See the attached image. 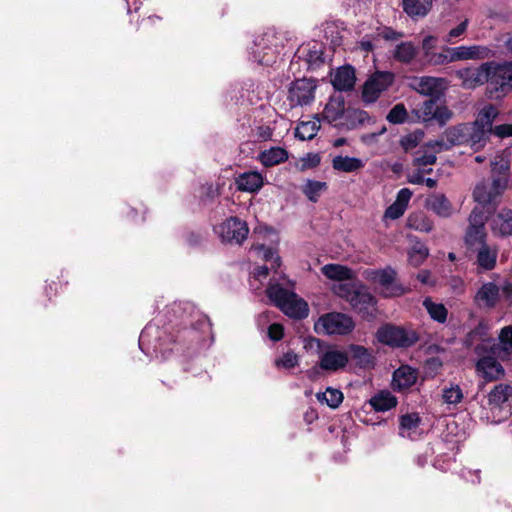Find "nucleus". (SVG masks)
<instances>
[{
    "label": "nucleus",
    "mask_w": 512,
    "mask_h": 512,
    "mask_svg": "<svg viewBox=\"0 0 512 512\" xmlns=\"http://www.w3.org/2000/svg\"><path fill=\"white\" fill-rule=\"evenodd\" d=\"M428 255V248L423 244L417 243L408 252V261L412 266L418 267L425 261Z\"/></svg>",
    "instance_id": "de8ad7c7"
},
{
    "label": "nucleus",
    "mask_w": 512,
    "mask_h": 512,
    "mask_svg": "<svg viewBox=\"0 0 512 512\" xmlns=\"http://www.w3.org/2000/svg\"><path fill=\"white\" fill-rule=\"evenodd\" d=\"M345 109V100L343 96H332L322 112L323 119L340 128V123L343 120Z\"/></svg>",
    "instance_id": "6ab92c4d"
},
{
    "label": "nucleus",
    "mask_w": 512,
    "mask_h": 512,
    "mask_svg": "<svg viewBox=\"0 0 512 512\" xmlns=\"http://www.w3.org/2000/svg\"><path fill=\"white\" fill-rule=\"evenodd\" d=\"M355 72L351 66L338 68L332 78V85L338 91H349L355 85Z\"/></svg>",
    "instance_id": "393cba45"
},
{
    "label": "nucleus",
    "mask_w": 512,
    "mask_h": 512,
    "mask_svg": "<svg viewBox=\"0 0 512 512\" xmlns=\"http://www.w3.org/2000/svg\"><path fill=\"white\" fill-rule=\"evenodd\" d=\"M417 378V370L408 365H402L393 373L392 386L394 390L403 391L413 386Z\"/></svg>",
    "instance_id": "aec40b11"
},
{
    "label": "nucleus",
    "mask_w": 512,
    "mask_h": 512,
    "mask_svg": "<svg viewBox=\"0 0 512 512\" xmlns=\"http://www.w3.org/2000/svg\"><path fill=\"white\" fill-rule=\"evenodd\" d=\"M491 209L489 207L483 208L482 206H476L469 217V226H484L485 221L487 219V214L491 213Z\"/></svg>",
    "instance_id": "bf43d9fd"
},
{
    "label": "nucleus",
    "mask_w": 512,
    "mask_h": 512,
    "mask_svg": "<svg viewBox=\"0 0 512 512\" xmlns=\"http://www.w3.org/2000/svg\"><path fill=\"white\" fill-rule=\"evenodd\" d=\"M443 402L448 405H457L463 399V392L459 385L451 384L442 390Z\"/></svg>",
    "instance_id": "8fccbe9b"
},
{
    "label": "nucleus",
    "mask_w": 512,
    "mask_h": 512,
    "mask_svg": "<svg viewBox=\"0 0 512 512\" xmlns=\"http://www.w3.org/2000/svg\"><path fill=\"white\" fill-rule=\"evenodd\" d=\"M215 232L223 242L241 244L248 235L247 224L236 217H230L215 227Z\"/></svg>",
    "instance_id": "0eeeda50"
},
{
    "label": "nucleus",
    "mask_w": 512,
    "mask_h": 512,
    "mask_svg": "<svg viewBox=\"0 0 512 512\" xmlns=\"http://www.w3.org/2000/svg\"><path fill=\"white\" fill-rule=\"evenodd\" d=\"M319 128L316 121H302L296 127L295 136L300 140H311L317 135Z\"/></svg>",
    "instance_id": "c03bdc74"
},
{
    "label": "nucleus",
    "mask_w": 512,
    "mask_h": 512,
    "mask_svg": "<svg viewBox=\"0 0 512 512\" xmlns=\"http://www.w3.org/2000/svg\"><path fill=\"white\" fill-rule=\"evenodd\" d=\"M352 360L355 364L363 369H370L374 367L375 360L372 353L361 345H350L349 347Z\"/></svg>",
    "instance_id": "c756f323"
},
{
    "label": "nucleus",
    "mask_w": 512,
    "mask_h": 512,
    "mask_svg": "<svg viewBox=\"0 0 512 512\" xmlns=\"http://www.w3.org/2000/svg\"><path fill=\"white\" fill-rule=\"evenodd\" d=\"M377 339L379 342L393 347H408L417 341L414 332L393 325H385L378 329Z\"/></svg>",
    "instance_id": "20e7f679"
},
{
    "label": "nucleus",
    "mask_w": 512,
    "mask_h": 512,
    "mask_svg": "<svg viewBox=\"0 0 512 512\" xmlns=\"http://www.w3.org/2000/svg\"><path fill=\"white\" fill-rule=\"evenodd\" d=\"M452 117V112L445 106L437 105L436 114L433 120H436L440 125H444Z\"/></svg>",
    "instance_id": "69168bd1"
},
{
    "label": "nucleus",
    "mask_w": 512,
    "mask_h": 512,
    "mask_svg": "<svg viewBox=\"0 0 512 512\" xmlns=\"http://www.w3.org/2000/svg\"><path fill=\"white\" fill-rule=\"evenodd\" d=\"M306 61L309 64V66H315L323 62L322 52L316 47V45H314L312 49H309L307 51Z\"/></svg>",
    "instance_id": "e2e57ef3"
},
{
    "label": "nucleus",
    "mask_w": 512,
    "mask_h": 512,
    "mask_svg": "<svg viewBox=\"0 0 512 512\" xmlns=\"http://www.w3.org/2000/svg\"><path fill=\"white\" fill-rule=\"evenodd\" d=\"M359 286L360 285L356 283H339L334 285L333 290L336 295L351 303V298H353Z\"/></svg>",
    "instance_id": "4d7b16f0"
},
{
    "label": "nucleus",
    "mask_w": 512,
    "mask_h": 512,
    "mask_svg": "<svg viewBox=\"0 0 512 512\" xmlns=\"http://www.w3.org/2000/svg\"><path fill=\"white\" fill-rule=\"evenodd\" d=\"M491 228L500 236L512 235V210L502 209L491 222Z\"/></svg>",
    "instance_id": "a878e982"
},
{
    "label": "nucleus",
    "mask_w": 512,
    "mask_h": 512,
    "mask_svg": "<svg viewBox=\"0 0 512 512\" xmlns=\"http://www.w3.org/2000/svg\"><path fill=\"white\" fill-rule=\"evenodd\" d=\"M438 42L437 37L433 35H428L424 37L422 41V49L425 58L429 57L433 53V49L436 47Z\"/></svg>",
    "instance_id": "0e129e2a"
},
{
    "label": "nucleus",
    "mask_w": 512,
    "mask_h": 512,
    "mask_svg": "<svg viewBox=\"0 0 512 512\" xmlns=\"http://www.w3.org/2000/svg\"><path fill=\"white\" fill-rule=\"evenodd\" d=\"M437 101L434 99L425 100L413 109L418 120L428 122L434 119L437 108Z\"/></svg>",
    "instance_id": "79ce46f5"
},
{
    "label": "nucleus",
    "mask_w": 512,
    "mask_h": 512,
    "mask_svg": "<svg viewBox=\"0 0 512 512\" xmlns=\"http://www.w3.org/2000/svg\"><path fill=\"white\" fill-rule=\"evenodd\" d=\"M426 206L442 218H448L454 212L451 202L442 193H434L430 195L426 200Z\"/></svg>",
    "instance_id": "b1692460"
},
{
    "label": "nucleus",
    "mask_w": 512,
    "mask_h": 512,
    "mask_svg": "<svg viewBox=\"0 0 512 512\" xmlns=\"http://www.w3.org/2000/svg\"><path fill=\"white\" fill-rule=\"evenodd\" d=\"M477 374L485 382L497 381L504 377L505 370L495 356H485L477 359L475 364Z\"/></svg>",
    "instance_id": "4468645a"
},
{
    "label": "nucleus",
    "mask_w": 512,
    "mask_h": 512,
    "mask_svg": "<svg viewBox=\"0 0 512 512\" xmlns=\"http://www.w3.org/2000/svg\"><path fill=\"white\" fill-rule=\"evenodd\" d=\"M350 305L361 314L363 318L370 320L375 317L376 300L362 285H360L356 293H354Z\"/></svg>",
    "instance_id": "f3484780"
},
{
    "label": "nucleus",
    "mask_w": 512,
    "mask_h": 512,
    "mask_svg": "<svg viewBox=\"0 0 512 512\" xmlns=\"http://www.w3.org/2000/svg\"><path fill=\"white\" fill-rule=\"evenodd\" d=\"M288 159V153L281 147H272L268 150H264L259 155V160L266 166H274L285 162Z\"/></svg>",
    "instance_id": "c9c22d12"
},
{
    "label": "nucleus",
    "mask_w": 512,
    "mask_h": 512,
    "mask_svg": "<svg viewBox=\"0 0 512 512\" xmlns=\"http://www.w3.org/2000/svg\"><path fill=\"white\" fill-rule=\"evenodd\" d=\"M316 88L317 84L312 79L302 78L293 81L287 96L291 107L310 104L314 100Z\"/></svg>",
    "instance_id": "7ed1b4c3"
},
{
    "label": "nucleus",
    "mask_w": 512,
    "mask_h": 512,
    "mask_svg": "<svg viewBox=\"0 0 512 512\" xmlns=\"http://www.w3.org/2000/svg\"><path fill=\"white\" fill-rule=\"evenodd\" d=\"M448 82L445 78L423 76L414 78L410 84L418 93L424 96L438 97L447 88Z\"/></svg>",
    "instance_id": "ddd939ff"
},
{
    "label": "nucleus",
    "mask_w": 512,
    "mask_h": 512,
    "mask_svg": "<svg viewBox=\"0 0 512 512\" xmlns=\"http://www.w3.org/2000/svg\"><path fill=\"white\" fill-rule=\"evenodd\" d=\"M474 352L479 359L485 356H494L496 350V344L494 340L489 337L476 342L474 345Z\"/></svg>",
    "instance_id": "3c124183"
},
{
    "label": "nucleus",
    "mask_w": 512,
    "mask_h": 512,
    "mask_svg": "<svg viewBox=\"0 0 512 512\" xmlns=\"http://www.w3.org/2000/svg\"><path fill=\"white\" fill-rule=\"evenodd\" d=\"M367 119V113L360 109L346 108L340 128L351 130L361 125Z\"/></svg>",
    "instance_id": "4c0bfd02"
},
{
    "label": "nucleus",
    "mask_w": 512,
    "mask_h": 512,
    "mask_svg": "<svg viewBox=\"0 0 512 512\" xmlns=\"http://www.w3.org/2000/svg\"><path fill=\"white\" fill-rule=\"evenodd\" d=\"M469 126L471 128L469 129L468 133V144L471 146L472 149L478 151L486 144L489 134H491V131L482 126H476L474 122L469 123Z\"/></svg>",
    "instance_id": "f704fd0d"
},
{
    "label": "nucleus",
    "mask_w": 512,
    "mask_h": 512,
    "mask_svg": "<svg viewBox=\"0 0 512 512\" xmlns=\"http://www.w3.org/2000/svg\"><path fill=\"white\" fill-rule=\"evenodd\" d=\"M467 27H468V20L465 19L457 27H455L449 31L447 36L444 38V41L447 43H453L454 42L453 40L455 38L462 36L466 32Z\"/></svg>",
    "instance_id": "680f3d73"
},
{
    "label": "nucleus",
    "mask_w": 512,
    "mask_h": 512,
    "mask_svg": "<svg viewBox=\"0 0 512 512\" xmlns=\"http://www.w3.org/2000/svg\"><path fill=\"white\" fill-rule=\"evenodd\" d=\"M469 123L459 124L453 127H450L445 130L443 139L429 141V147H438L436 152H441L443 150H447L455 145H463L468 144L469 138Z\"/></svg>",
    "instance_id": "1a4fd4ad"
},
{
    "label": "nucleus",
    "mask_w": 512,
    "mask_h": 512,
    "mask_svg": "<svg viewBox=\"0 0 512 512\" xmlns=\"http://www.w3.org/2000/svg\"><path fill=\"white\" fill-rule=\"evenodd\" d=\"M475 254V265L479 272L490 271L496 266L498 249L487 243L471 250Z\"/></svg>",
    "instance_id": "a211bd4d"
},
{
    "label": "nucleus",
    "mask_w": 512,
    "mask_h": 512,
    "mask_svg": "<svg viewBox=\"0 0 512 512\" xmlns=\"http://www.w3.org/2000/svg\"><path fill=\"white\" fill-rule=\"evenodd\" d=\"M406 118L407 111L403 104H396L387 115V120L392 124L404 123Z\"/></svg>",
    "instance_id": "052dcab7"
},
{
    "label": "nucleus",
    "mask_w": 512,
    "mask_h": 512,
    "mask_svg": "<svg viewBox=\"0 0 512 512\" xmlns=\"http://www.w3.org/2000/svg\"><path fill=\"white\" fill-rule=\"evenodd\" d=\"M266 294L276 307L291 318L302 319L309 313L307 303L293 289L284 287L283 283L271 281Z\"/></svg>",
    "instance_id": "f257e3e1"
},
{
    "label": "nucleus",
    "mask_w": 512,
    "mask_h": 512,
    "mask_svg": "<svg viewBox=\"0 0 512 512\" xmlns=\"http://www.w3.org/2000/svg\"><path fill=\"white\" fill-rule=\"evenodd\" d=\"M409 227L422 232H430L433 228V223L423 213H415L408 218Z\"/></svg>",
    "instance_id": "09e8293b"
},
{
    "label": "nucleus",
    "mask_w": 512,
    "mask_h": 512,
    "mask_svg": "<svg viewBox=\"0 0 512 512\" xmlns=\"http://www.w3.org/2000/svg\"><path fill=\"white\" fill-rule=\"evenodd\" d=\"M139 346L145 353H149V350L152 348L156 356L161 354L162 357H165L161 331L155 325L149 324L143 329L139 337Z\"/></svg>",
    "instance_id": "2eb2a0df"
},
{
    "label": "nucleus",
    "mask_w": 512,
    "mask_h": 512,
    "mask_svg": "<svg viewBox=\"0 0 512 512\" xmlns=\"http://www.w3.org/2000/svg\"><path fill=\"white\" fill-rule=\"evenodd\" d=\"M412 197V191L408 188H402L397 193L396 200L386 209L385 218L396 220L406 211L408 203Z\"/></svg>",
    "instance_id": "4be33fe9"
},
{
    "label": "nucleus",
    "mask_w": 512,
    "mask_h": 512,
    "mask_svg": "<svg viewBox=\"0 0 512 512\" xmlns=\"http://www.w3.org/2000/svg\"><path fill=\"white\" fill-rule=\"evenodd\" d=\"M418 47L411 41H404L396 45L393 57L402 64H410L417 56Z\"/></svg>",
    "instance_id": "7c9ffc66"
},
{
    "label": "nucleus",
    "mask_w": 512,
    "mask_h": 512,
    "mask_svg": "<svg viewBox=\"0 0 512 512\" xmlns=\"http://www.w3.org/2000/svg\"><path fill=\"white\" fill-rule=\"evenodd\" d=\"M512 399V386L508 384L496 385L488 394V403L493 407L500 408L504 403Z\"/></svg>",
    "instance_id": "2f4dec72"
},
{
    "label": "nucleus",
    "mask_w": 512,
    "mask_h": 512,
    "mask_svg": "<svg viewBox=\"0 0 512 512\" xmlns=\"http://www.w3.org/2000/svg\"><path fill=\"white\" fill-rule=\"evenodd\" d=\"M284 334V328L281 324L273 323L268 327V337L272 341H279Z\"/></svg>",
    "instance_id": "774afa93"
},
{
    "label": "nucleus",
    "mask_w": 512,
    "mask_h": 512,
    "mask_svg": "<svg viewBox=\"0 0 512 512\" xmlns=\"http://www.w3.org/2000/svg\"><path fill=\"white\" fill-rule=\"evenodd\" d=\"M263 184L264 178L262 174L256 171L244 172L236 178L237 189L244 192H257L262 188Z\"/></svg>",
    "instance_id": "5701e85b"
},
{
    "label": "nucleus",
    "mask_w": 512,
    "mask_h": 512,
    "mask_svg": "<svg viewBox=\"0 0 512 512\" xmlns=\"http://www.w3.org/2000/svg\"><path fill=\"white\" fill-rule=\"evenodd\" d=\"M498 340L501 359L512 362V325L505 326L500 330Z\"/></svg>",
    "instance_id": "473e14b6"
},
{
    "label": "nucleus",
    "mask_w": 512,
    "mask_h": 512,
    "mask_svg": "<svg viewBox=\"0 0 512 512\" xmlns=\"http://www.w3.org/2000/svg\"><path fill=\"white\" fill-rule=\"evenodd\" d=\"M349 356L335 346H327L319 352V367L327 372H336L346 367Z\"/></svg>",
    "instance_id": "f8f14e48"
},
{
    "label": "nucleus",
    "mask_w": 512,
    "mask_h": 512,
    "mask_svg": "<svg viewBox=\"0 0 512 512\" xmlns=\"http://www.w3.org/2000/svg\"><path fill=\"white\" fill-rule=\"evenodd\" d=\"M272 35L264 34L255 39L251 48V55L254 61L260 65L270 66L277 58V47L271 43Z\"/></svg>",
    "instance_id": "9b49d317"
},
{
    "label": "nucleus",
    "mask_w": 512,
    "mask_h": 512,
    "mask_svg": "<svg viewBox=\"0 0 512 512\" xmlns=\"http://www.w3.org/2000/svg\"><path fill=\"white\" fill-rule=\"evenodd\" d=\"M490 67V61L484 62L477 68L460 69L456 72V76L465 89H474L485 83L491 86Z\"/></svg>",
    "instance_id": "9d476101"
},
{
    "label": "nucleus",
    "mask_w": 512,
    "mask_h": 512,
    "mask_svg": "<svg viewBox=\"0 0 512 512\" xmlns=\"http://www.w3.org/2000/svg\"><path fill=\"white\" fill-rule=\"evenodd\" d=\"M473 197L474 200L478 203V206H482L483 208L489 207L491 210L494 209L497 197L490 188L489 183H479L474 189Z\"/></svg>",
    "instance_id": "c85d7f7f"
},
{
    "label": "nucleus",
    "mask_w": 512,
    "mask_h": 512,
    "mask_svg": "<svg viewBox=\"0 0 512 512\" xmlns=\"http://www.w3.org/2000/svg\"><path fill=\"white\" fill-rule=\"evenodd\" d=\"M499 300V287L492 283H484L477 291L474 301L479 307L493 308Z\"/></svg>",
    "instance_id": "412c9836"
},
{
    "label": "nucleus",
    "mask_w": 512,
    "mask_h": 512,
    "mask_svg": "<svg viewBox=\"0 0 512 512\" xmlns=\"http://www.w3.org/2000/svg\"><path fill=\"white\" fill-rule=\"evenodd\" d=\"M427 147L429 148L428 145ZM430 149H432L433 151H418L414 158V165L418 166L419 168L422 166L433 165L437 160L436 154L438 152H436V150L438 149V147H430Z\"/></svg>",
    "instance_id": "5fc2aeb1"
},
{
    "label": "nucleus",
    "mask_w": 512,
    "mask_h": 512,
    "mask_svg": "<svg viewBox=\"0 0 512 512\" xmlns=\"http://www.w3.org/2000/svg\"><path fill=\"white\" fill-rule=\"evenodd\" d=\"M353 327V320L349 316L337 312L325 314L315 323L316 332L327 335H344Z\"/></svg>",
    "instance_id": "f03ea898"
},
{
    "label": "nucleus",
    "mask_w": 512,
    "mask_h": 512,
    "mask_svg": "<svg viewBox=\"0 0 512 512\" xmlns=\"http://www.w3.org/2000/svg\"><path fill=\"white\" fill-rule=\"evenodd\" d=\"M423 306L434 321L446 322L448 311L442 303L433 302L431 298L427 297L423 301Z\"/></svg>",
    "instance_id": "a19ab883"
},
{
    "label": "nucleus",
    "mask_w": 512,
    "mask_h": 512,
    "mask_svg": "<svg viewBox=\"0 0 512 512\" xmlns=\"http://www.w3.org/2000/svg\"><path fill=\"white\" fill-rule=\"evenodd\" d=\"M491 87L503 94L512 90V61H490Z\"/></svg>",
    "instance_id": "6e6552de"
},
{
    "label": "nucleus",
    "mask_w": 512,
    "mask_h": 512,
    "mask_svg": "<svg viewBox=\"0 0 512 512\" xmlns=\"http://www.w3.org/2000/svg\"><path fill=\"white\" fill-rule=\"evenodd\" d=\"M394 81V74L388 71L375 72L365 82L362 90V99L366 103L375 102L380 94L387 90Z\"/></svg>",
    "instance_id": "39448f33"
},
{
    "label": "nucleus",
    "mask_w": 512,
    "mask_h": 512,
    "mask_svg": "<svg viewBox=\"0 0 512 512\" xmlns=\"http://www.w3.org/2000/svg\"><path fill=\"white\" fill-rule=\"evenodd\" d=\"M317 399L331 408H337L343 401V394L338 389L327 388L325 392L317 394Z\"/></svg>",
    "instance_id": "a18cd8bd"
},
{
    "label": "nucleus",
    "mask_w": 512,
    "mask_h": 512,
    "mask_svg": "<svg viewBox=\"0 0 512 512\" xmlns=\"http://www.w3.org/2000/svg\"><path fill=\"white\" fill-rule=\"evenodd\" d=\"M321 272L328 279L336 281L351 280L353 278V271L340 264H326L321 268Z\"/></svg>",
    "instance_id": "72a5a7b5"
},
{
    "label": "nucleus",
    "mask_w": 512,
    "mask_h": 512,
    "mask_svg": "<svg viewBox=\"0 0 512 512\" xmlns=\"http://www.w3.org/2000/svg\"><path fill=\"white\" fill-rule=\"evenodd\" d=\"M366 273L368 279L382 287L384 297L401 296L407 291L402 285L395 283L396 271L391 267L382 270H371Z\"/></svg>",
    "instance_id": "423d86ee"
},
{
    "label": "nucleus",
    "mask_w": 512,
    "mask_h": 512,
    "mask_svg": "<svg viewBox=\"0 0 512 512\" xmlns=\"http://www.w3.org/2000/svg\"><path fill=\"white\" fill-rule=\"evenodd\" d=\"M451 47H443L441 52H433L429 57L426 58L427 62L433 66L445 65L453 63L452 52L449 51Z\"/></svg>",
    "instance_id": "864d4df0"
},
{
    "label": "nucleus",
    "mask_w": 512,
    "mask_h": 512,
    "mask_svg": "<svg viewBox=\"0 0 512 512\" xmlns=\"http://www.w3.org/2000/svg\"><path fill=\"white\" fill-rule=\"evenodd\" d=\"M365 166L362 159L349 156H335L332 159V167L334 170L344 173H353L361 170Z\"/></svg>",
    "instance_id": "bb28decb"
},
{
    "label": "nucleus",
    "mask_w": 512,
    "mask_h": 512,
    "mask_svg": "<svg viewBox=\"0 0 512 512\" xmlns=\"http://www.w3.org/2000/svg\"><path fill=\"white\" fill-rule=\"evenodd\" d=\"M326 188L325 182L308 180L303 186L302 191L310 201L317 202L321 192Z\"/></svg>",
    "instance_id": "49530a36"
},
{
    "label": "nucleus",
    "mask_w": 512,
    "mask_h": 512,
    "mask_svg": "<svg viewBox=\"0 0 512 512\" xmlns=\"http://www.w3.org/2000/svg\"><path fill=\"white\" fill-rule=\"evenodd\" d=\"M498 114L499 111L497 107L492 104H487L482 109H480L474 123L476 126H482L492 132V129L494 128L492 124Z\"/></svg>",
    "instance_id": "58836bf2"
},
{
    "label": "nucleus",
    "mask_w": 512,
    "mask_h": 512,
    "mask_svg": "<svg viewBox=\"0 0 512 512\" xmlns=\"http://www.w3.org/2000/svg\"><path fill=\"white\" fill-rule=\"evenodd\" d=\"M452 59L454 62L467 60H484L493 56V51L483 45H461L451 47Z\"/></svg>",
    "instance_id": "dca6fc26"
},
{
    "label": "nucleus",
    "mask_w": 512,
    "mask_h": 512,
    "mask_svg": "<svg viewBox=\"0 0 512 512\" xmlns=\"http://www.w3.org/2000/svg\"><path fill=\"white\" fill-rule=\"evenodd\" d=\"M274 365L277 369H292L299 365V356L292 350H289L276 358Z\"/></svg>",
    "instance_id": "603ef678"
},
{
    "label": "nucleus",
    "mask_w": 512,
    "mask_h": 512,
    "mask_svg": "<svg viewBox=\"0 0 512 512\" xmlns=\"http://www.w3.org/2000/svg\"><path fill=\"white\" fill-rule=\"evenodd\" d=\"M432 0H403L404 11L411 17H423L431 8Z\"/></svg>",
    "instance_id": "ea45409f"
},
{
    "label": "nucleus",
    "mask_w": 512,
    "mask_h": 512,
    "mask_svg": "<svg viewBox=\"0 0 512 512\" xmlns=\"http://www.w3.org/2000/svg\"><path fill=\"white\" fill-rule=\"evenodd\" d=\"M369 403L374 410L385 412L397 405V398L389 391H381L373 396Z\"/></svg>",
    "instance_id": "e433bc0d"
},
{
    "label": "nucleus",
    "mask_w": 512,
    "mask_h": 512,
    "mask_svg": "<svg viewBox=\"0 0 512 512\" xmlns=\"http://www.w3.org/2000/svg\"><path fill=\"white\" fill-rule=\"evenodd\" d=\"M421 418L417 413L403 415L400 418L399 434L402 437L414 439L418 435Z\"/></svg>",
    "instance_id": "cd10ccee"
},
{
    "label": "nucleus",
    "mask_w": 512,
    "mask_h": 512,
    "mask_svg": "<svg viewBox=\"0 0 512 512\" xmlns=\"http://www.w3.org/2000/svg\"><path fill=\"white\" fill-rule=\"evenodd\" d=\"M252 248L257 251L264 260L271 263L272 269H277L280 267V257L273 249L266 248L264 245L253 246Z\"/></svg>",
    "instance_id": "13d9d810"
},
{
    "label": "nucleus",
    "mask_w": 512,
    "mask_h": 512,
    "mask_svg": "<svg viewBox=\"0 0 512 512\" xmlns=\"http://www.w3.org/2000/svg\"><path fill=\"white\" fill-rule=\"evenodd\" d=\"M465 242L470 250L479 247L482 243H486L485 227L469 226L466 232Z\"/></svg>",
    "instance_id": "37998d69"
},
{
    "label": "nucleus",
    "mask_w": 512,
    "mask_h": 512,
    "mask_svg": "<svg viewBox=\"0 0 512 512\" xmlns=\"http://www.w3.org/2000/svg\"><path fill=\"white\" fill-rule=\"evenodd\" d=\"M491 134H493L499 138L511 137L512 136V124L496 125L492 129Z\"/></svg>",
    "instance_id": "338daca9"
},
{
    "label": "nucleus",
    "mask_w": 512,
    "mask_h": 512,
    "mask_svg": "<svg viewBox=\"0 0 512 512\" xmlns=\"http://www.w3.org/2000/svg\"><path fill=\"white\" fill-rule=\"evenodd\" d=\"M489 337L488 326L481 322L467 335L466 344L473 346L476 342Z\"/></svg>",
    "instance_id": "6e6d98bb"
}]
</instances>
